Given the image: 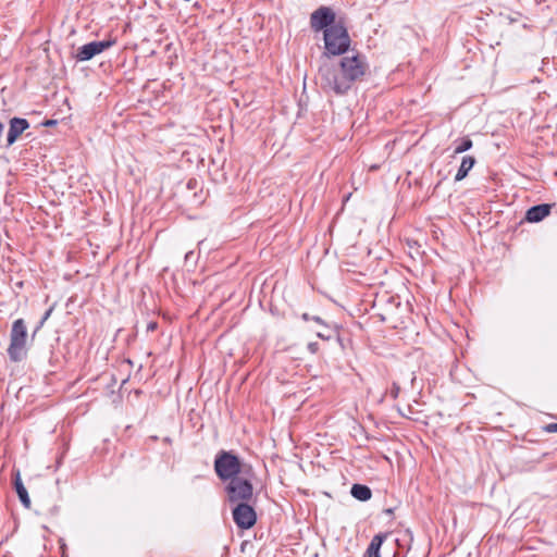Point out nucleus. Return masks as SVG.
Returning a JSON list of instances; mask_svg holds the SVG:
<instances>
[{
    "label": "nucleus",
    "mask_w": 557,
    "mask_h": 557,
    "mask_svg": "<svg viewBox=\"0 0 557 557\" xmlns=\"http://www.w3.org/2000/svg\"><path fill=\"white\" fill-rule=\"evenodd\" d=\"M52 312V308H50L49 310L46 311L45 315L42 317L41 321H40V325H42L45 323V321L50 317Z\"/></svg>",
    "instance_id": "20"
},
{
    "label": "nucleus",
    "mask_w": 557,
    "mask_h": 557,
    "mask_svg": "<svg viewBox=\"0 0 557 557\" xmlns=\"http://www.w3.org/2000/svg\"><path fill=\"white\" fill-rule=\"evenodd\" d=\"M308 350L311 354H315L319 350V344L318 343H309L308 344Z\"/></svg>",
    "instance_id": "19"
},
{
    "label": "nucleus",
    "mask_w": 557,
    "mask_h": 557,
    "mask_svg": "<svg viewBox=\"0 0 557 557\" xmlns=\"http://www.w3.org/2000/svg\"><path fill=\"white\" fill-rule=\"evenodd\" d=\"M115 44L114 40L91 41L82 46L76 53L77 61H88Z\"/></svg>",
    "instance_id": "9"
},
{
    "label": "nucleus",
    "mask_w": 557,
    "mask_h": 557,
    "mask_svg": "<svg viewBox=\"0 0 557 557\" xmlns=\"http://www.w3.org/2000/svg\"><path fill=\"white\" fill-rule=\"evenodd\" d=\"M325 54L341 55L348 51L350 37L342 21L324 30Z\"/></svg>",
    "instance_id": "2"
},
{
    "label": "nucleus",
    "mask_w": 557,
    "mask_h": 557,
    "mask_svg": "<svg viewBox=\"0 0 557 557\" xmlns=\"http://www.w3.org/2000/svg\"><path fill=\"white\" fill-rule=\"evenodd\" d=\"M542 429L546 433H557V422L548 423V424L544 425Z\"/></svg>",
    "instance_id": "18"
},
{
    "label": "nucleus",
    "mask_w": 557,
    "mask_h": 557,
    "mask_svg": "<svg viewBox=\"0 0 557 557\" xmlns=\"http://www.w3.org/2000/svg\"><path fill=\"white\" fill-rule=\"evenodd\" d=\"M162 443L164 445V448H166V446L171 444V438L169 436H164L162 437Z\"/></svg>",
    "instance_id": "21"
},
{
    "label": "nucleus",
    "mask_w": 557,
    "mask_h": 557,
    "mask_svg": "<svg viewBox=\"0 0 557 557\" xmlns=\"http://www.w3.org/2000/svg\"><path fill=\"white\" fill-rule=\"evenodd\" d=\"M191 256H193V251L187 252V253L185 255V260H186V261H187V260H189V258H191Z\"/></svg>",
    "instance_id": "26"
},
{
    "label": "nucleus",
    "mask_w": 557,
    "mask_h": 557,
    "mask_svg": "<svg viewBox=\"0 0 557 557\" xmlns=\"http://www.w3.org/2000/svg\"><path fill=\"white\" fill-rule=\"evenodd\" d=\"M552 205L542 203L531 207L525 214V219L529 222H540L545 219L552 210Z\"/></svg>",
    "instance_id": "11"
},
{
    "label": "nucleus",
    "mask_w": 557,
    "mask_h": 557,
    "mask_svg": "<svg viewBox=\"0 0 557 557\" xmlns=\"http://www.w3.org/2000/svg\"><path fill=\"white\" fill-rule=\"evenodd\" d=\"M13 485L16 491V494L20 498V502L26 507H30V499L27 493V490L25 488L22 479H21V472L18 469H14L13 471Z\"/></svg>",
    "instance_id": "12"
},
{
    "label": "nucleus",
    "mask_w": 557,
    "mask_h": 557,
    "mask_svg": "<svg viewBox=\"0 0 557 557\" xmlns=\"http://www.w3.org/2000/svg\"><path fill=\"white\" fill-rule=\"evenodd\" d=\"M475 164V158L472 156H465L461 160V164L457 171V174L455 176V181L459 182L467 177L470 170Z\"/></svg>",
    "instance_id": "13"
},
{
    "label": "nucleus",
    "mask_w": 557,
    "mask_h": 557,
    "mask_svg": "<svg viewBox=\"0 0 557 557\" xmlns=\"http://www.w3.org/2000/svg\"><path fill=\"white\" fill-rule=\"evenodd\" d=\"M157 329V323L156 322H150L147 326V330L148 331H154Z\"/></svg>",
    "instance_id": "23"
},
{
    "label": "nucleus",
    "mask_w": 557,
    "mask_h": 557,
    "mask_svg": "<svg viewBox=\"0 0 557 557\" xmlns=\"http://www.w3.org/2000/svg\"><path fill=\"white\" fill-rule=\"evenodd\" d=\"M350 493H351L352 497H355L356 499L361 500V502H367L372 496V492H371L370 487H368L367 485H362V484H354L351 486Z\"/></svg>",
    "instance_id": "14"
},
{
    "label": "nucleus",
    "mask_w": 557,
    "mask_h": 557,
    "mask_svg": "<svg viewBox=\"0 0 557 557\" xmlns=\"http://www.w3.org/2000/svg\"><path fill=\"white\" fill-rule=\"evenodd\" d=\"M233 519L238 528L247 530L256 523L257 515L251 506L240 503L233 509Z\"/></svg>",
    "instance_id": "8"
},
{
    "label": "nucleus",
    "mask_w": 557,
    "mask_h": 557,
    "mask_svg": "<svg viewBox=\"0 0 557 557\" xmlns=\"http://www.w3.org/2000/svg\"><path fill=\"white\" fill-rule=\"evenodd\" d=\"M318 337L322 338V339H330L331 335H327L325 333H322V332H318Z\"/></svg>",
    "instance_id": "22"
},
{
    "label": "nucleus",
    "mask_w": 557,
    "mask_h": 557,
    "mask_svg": "<svg viewBox=\"0 0 557 557\" xmlns=\"http://www.w3.org/2000/svg\"><path fill=\"white\" fill-rule=\"evenodd\" d=\"M214 468L221 479L232 480L237 478L236 474L240 470V465L236 455H219L214 461Z\"/></svg>",
    "instance_id": "5"
},
{
    "label": "nucleus",
    "mask_w": 557,
    "mask_h": 557,
    "mask_svg": "<svg viewBox=\"0 0 557 557\" xmlns=\"http://www.w3.org/2000/svg\"><path fill=\"white\" fill-rule=\"evenodd\" d=\"M157 440H158V436H150V437L148 438V441H151V442H154V441H157Z\"/></svg>",
    "instance_id": "28"
},
{
    "label": "nucleus",
    "mask_w": 557,
    "mask_h": 557,
    "mask_svg": "<svg viewBox=\"0 0 557 557\" xmlns=\"http://www.w3.org/2000/svg\"><path fill=\"white\" fill-rule=\"evenodd\" d=\"M454 144H455V148H454V154L453 156H456V154L462 153L465 151H468L473 146V141L468 136L462 137L459 140H455Z\"/></svg>",
    "instance_id": "16"
},
{
    "label": "nucleus",
    "mask_w": 557,
    "mask_h": 557,
    "mask_svg": "<svg viewBox=\"0 0 557 557\" xmlns=\"http://www.w3.org/2000/svg\"><path fill=\"white\" fill-rule=\"evenodd\" d=\"M334 11L329 7H320L310 15V26L314 32L325 30L337 24Z\"/></svg>",
    "instance_id": "7"
},
{
    "label": "nucleus",
    "mask_w": 557,
    "mask_h": 557,
    "mask_svg": "<svg viewBox=\"0 0 557 557\" xmlns=\"http://www.w3.org/2000/svg\"><path fill=\"white\" fill-rule=\"evenodd\" d=\"M53 121H48L46 124L47 125H52Z\"/></svg>",
    "instance_id": "29"
},
{
    "label": "nucleus",
    "mask_w": 557,
    "mask_h": 557,
    "mask_svg": "<svg viewBox=\"0 0 557 557\" xmlns=\"http://www.w3.org/2000/svg\"><path fill=\"white\" fill-rule=\"evenodd\" d=\"M312 320L317 323H323L322 319L320 317H312Z\"/></svg>",
    "instance_id": "25"
},
{
    "label": "nucleus",
    "mask_w": 557,
    "mask_h": 557,
    "mask_svg": "<svg viewBox=\"0 0 557 557\" xmlns=\"http://www.w3.org/2000/svg\"><path fill=\"white\" fill-rule=\"evenodd\" d=\"M400 387L397 383H393L391 389L388 391L389 396L393 399H396L399 395Z\"/></svg>",
    "instance_id": "17"
},
{
    "label": "nucleus",
    "mask_w": 557,
    "mask_h": 557,
    "mask_svg": "<svg viewBox=\"0 0 557 557\" xmlns=\"http://www.w3.org/2000/svg\"><path fill=\"white\" fill-rule=\"evenodd\" d=\"M343 75L344 72H342V66L338 62L325 61L319 67L317 81L325 92L343 96L351 88L350 83L346 84V87L343 88V85L345 86L342 83Z\"/></svg>",
    "instance_id": "1"
},
{
    "label": "nucleus",
    "mask_w": 557,
    "mask_h": 557,
    "mask_svg": "<svg viewBox=\"0 0 557 557\" xmlns=\"http://www.w3.org/2000/svg\"><path fill=\"white\" fill-rule=\"evenodd\" d=\"M27 327L23 319L13 322L8 347L9 358L18 362L26 356Z\"/></svg>",
    "instance_id": "4"
},
{
    "label": "nucleus",
    "mask_w": 557,
    "mask_h": 557,
    "mask_svg": "<svg viewBox=\"0 0 557 557\" xmlns=\"http://www.w3.org/2000/svg\"><path fill=\"white\" fill-rule=\"evenodd\" d=\"M60 462H61V458H58V460H57L58 466L60 465Z\"/></svg>",
    "instance_id": "30"
},
{
    "label": "nucleus",
    "mask_w": 557,
    "mask_h": 557,
    "mask_svg": "<svg viewBox=\"0 0 557 557\" xmlns=\"http://www.w3.org/2000/svg\"><path fill=\"white\" fill-rule=\"evenodd\" d=\"M27 128H29V122L26 119L12 117L9 121L7 146H12Z\"/></svg>",
    "instance_id": "10"
},
{
    "label": "nucleus",
    "mask_w": 557,
    "mask_h": 557,
    "mask_svg": "<svg viewBox=\"0 0 557 557\" xmlns=\"http://www.w3.org/2000/svg\"><path fill=\"white\" fill-rule=\"evenodd\" d=\"M383 540H384V536L381 534H376L375 536H373V539L371 540V543L367 549L368 557H380L379 552H380L381 545L383 543Z\"/></svg>",
    "instance_id": "15"
},
{
    "label": "nucleus",
    "mask_w": 557,
    "mask_h": 557,
    "mask_svg": "<svg viewBox=\"0 0 557 557\" xmlns=\"http://www.w3.org/2000/svg\"><path fill=\"white\" fill-rule=\"evenodd\" d=\"M302 319H304L305 321H308V320H310L311 318L309 317V314H308V313H304V314H302Z\"/></svg>",
    "instance_id": "27"
},
{
    "label": "nucleus",
    "mask_w": 557,
    "mask_h": 557,
    "mask_svg": "<svg viewBox=\"0 0 557 557\" xmlns=\"http://www.w3.org/2000/svg\"><path fill=\"white\" fill-rule=\"evenodd\" d=\"M197 181L196 180H189V182L187 183V187L188 188H194V186L196 185Z\"/></svg>",
    "instance_id": "24"
},
{
    "label": "nucleus",
    "mask_w": 557,
    "mask_h": 557,
    "mask_svg": "<svg viewBox=\"0 0 557 557\" xmlns=\"http://www.w3.org/2000/svg\"><path fill=\"white\" fill-rule=\"evenodd\" d=\"M338 63L342 66V72H344L342 83L345 85L350 83L351 86L355 83L362 81L369 67L366 58L358 53L351 57H343ZM345 86L343 85V88Z\"/></svg>",
    "instance_id": "3"
},
{
    "label": "nucleus",
    "mask_w": 557,
    "mask_h": 557,
    "mask_svg": "<svg viewBox=\"0 0 557 557\" xmlns=\"http://www.w3.org/2000/svg\"><path fill=\"white\" fill-rule=\"evenodd\" d=\"M228 500L232 503L248 500L252 496V485L242 478H233L226 486Z\"/></svg>",
    "instance_id": "6"
}]
</instances>
